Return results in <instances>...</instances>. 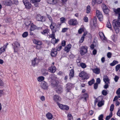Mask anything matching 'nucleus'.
<instances>
[{"mask_svg": "<svg viewBox=\"0 0 120 120\" xmlns=\"http://www.w3.org/2000/svg\"><path fill=\"white\" fill-rule=\"evenodd\" d=\"M93 72L97 74H98L100 73V69L98 68H96L92 69Z\"/></svg>", "mask_w": 120, "mask_h": 120, "instance_id": "obj_19", "label": "nucleus"}, {"mask_svg": "<svg viewBox=\"0 0 120 120\" xmlns=\"http://www.w3.org/2000/svg\"><path fill=\"white\" fill-rule=\"evenodd\" d=\"M119 78L118 76L117 75H116L114 78V80L115 82H117Z\"/></svg>", "mask_w": 120, "mask_h": 120, "instance_id": "obj_53", "label": "nucleus"}, {"mask_svg": "<svg viewBox=\"0 0 120 120\" xmlns=\"http://www.w3.org/2000/svg\"><path fill=\"white\" fill-rule=\"evenodd\" d=\"M112 54L110 52H109L107 53V56L108 58H110L111 57Z\"/></svg>", "mask_w": 120, "mask_h": 120, "instance_id": "obj_51", "label": "nucleus"}, {"mask_svg": "<svg viewBox=\"0 0 120 120\" xmlns=\"http://www.w3.org/2000/svg\"><path fill=\"white\" fill-rule=\"evenodd\" d=\"M76 62L77 63V64L78 66H81V63H80V60H79L78 59L76 60Z\"/></svg>", "mask_w": 120, "mask_h": 120, "instance_id": "obj_54", "label": "nucleus"}, {"mask_svg": "<svg viewBox=\"0 0 120 120\" xmlns=\"http://www.w3.org/2000/svg\"><path fill=\"white\" fill-rule=\"evenodd\" d=\"M84 30L83 28H80L78 31V33L79 34H81L82 32L84 31Z\"/></svg>", "mask_w": 120, "mask_h": 120, "instance_id": "obj_46", "label": "nucleus"}, {"mask_svg": "<svg viewBox=\"0 0 120 120\" xmlns=\"http://www.w3.org/2000/svg\"><path fill=\"white\" fill-rule=\"evenodd\" d=\"M4 4L6 6H9L11 4V1L10 0H5L3 1Z\"/></svg>", "mask_w": 120, "mask_h": 120, "instance_id": "obj_20", "label": "nucleus"}, {"mask_svg": "<svg viewBox=\"0 0 120 120\" xmlns=\"http://www.w3.org/2000/svg\"><path fill=\"white\" fill-rule=\"evenodd\" d=\"M56 0H49V1L50 2V4H56L57 3Z\"/></svg>", "mask_w": 120, "mask_h": 120, "instance_id": "obj_35", "label": "nucleus"}, {"mask_svg": "<svg viewBox=\"0 0 120 120\" xmlns=\"http://www.w3.org/2000/svg\"><path fill=\"white\" fill-rule=\"evenodd\" d=\"M53 99L54 101L57 102V103L60 101L61 99L60 97L57 95H54L53 97Z\"/></svg>", "mask_w": 120, "mask_h": 120, "instance_id": "obj_18", "label": "nucleus"}, {"mask_svg": "<svg viewBox=\"0 0 120 120\" xmlns=\"http://www.w3.org/2000/svg\"><path fill=\"white\" fill-rule=\"evenodd\" d=\"M41 72L42 75L44 76H46L48 74V73L46 70L43 69L41 70Z\"/></svg>", "mask_w": 120, "mask_h": 120, "instance_id": "obj_25", "label": "nucleus"}, {"mask_svg": "<svg viewBox=\"0 0 120 120\" xmlns=\"http://www.w3.org/2000/svg\"><path fill=\"white\" fill-rule=\"evenodd\" d=\"M46 115L47 118L49 120L52 119L53 117L52 115V114L50 113H48L46 114Z\"/></svg>", "mask_w": 120, "mask_h": 120, "instance_id": "obj_23", "label": "nucleus"}, {"mask_svg": "<svg viewBox=\"0 0 120 120\" xmlns=\"http://www.w3.org/2000/svg\"><path fill=\"white\" fill-rule=\"evenodd\" d=\"M118 62L116 60H114L113 62L110 64V65L112 66H113L116 64H118Z\"/></svg>", "mask_w": 120, "mask_h": 120, "instance_id": "obj_31", "label": "nucleus"}, {"mask_svg": "<svg viewBox=\"0 0 120 120\" xmlns=\"http://www.w3.org/2000/svg\"><path fill=\"white\" fill-rule=\"evenodd\" d=\"M58 41L59 40L56 39L55 38H52L51 40V43L54 45L57 43Z\"/></svg>", "mask_w": 120, "mask_h": 120, "instance_id": "obj_28", "label": "nucleus"}, {"mask_svg": "<svg viewBox=\"0 0 120 120\" xmlns=\"http://www.w3.org/2000/svg\"><path fill=\"white\" fill-rule=\"evenodd\" d=\"M55 32H53V31H52V34H50L49 35V37L52 38H55V34L54 33Z\"/></svg>", "mask_w": 120, "mask_h": 120, "instance_id": "obj_39", "label": "nucleus"}, {"mask_svg": "<svg viewBox=\"0 0 120 120\" xmlns=\"http://www.w3.org/2000/svg\"><path fill=\"white\" fill-rule=\"evenodd\" d=\"M71 47V45L70 44H68L64 48V50L67 52H69L70 49Z\"/></svg>", "mask_w": 120, "mask_h": 120, "instance_id": "obj_17", "label": "nucleus"}, {"mask_svg": "<svg viewBox=\"0 0 120 120\" xmlns=\"http://www.w3.org/2000/svg\"><path fill=\"white\" fill-rule=\"evenodd\" d=\"M57 53V50L56 49L52 48L51 50V55L52 57H55Z\"/></svg>", "mask_w": 120, "mask_h": 120, "instance_id": "obj_14", "label": "nucleus"}, {"mask_svg": "<svg viewBox=\"0 0 120 120\" xmlns=\"http://www.w3.org/2000/svg\"><path fill=\"white\" fill-rule=\"evenodd\" d=\"M101 80L99 78H98L96 80V83L98 84H99L100 83Z\"/></svg>", "mask_w": 120, "mask_h": 120, "instance_id": "obj_61", "label": "nucleus"}, {"mask_svg": "<svg viewBox=\"0 0 120 120\" xmlns=\"http://www.w3.org/2000/svg\"><path fill=\"white\" fill-rule=\"evenodd\" d=\"M94 79H93L89 81L88 82V84L90 86H91L92 84L94 83Z\"/></svg>", "mask_w": 120, "mask_h": 120, "instance_id": "obj_36", "label": "nucleus"}, {"mask_svg": "<svg viewBox=\"0 0 120 120\" xmlns=\"http://www.w3.org/2000/svg\"><path fill=\"white\" fill-rule=\"evenodd\" d=\"M98 85L97 83H95L94 85V89H96L98 88Z\"/></svg>", "mask_w": 120, "mask_h": 120, "instance_id": "obj_56", "label": "nucleus"}, {"mask_svg": "<svg viewBox=\"0 0 120 120\" xmlns=\"http://www.w3.org/2000/svg\"><path fill=\"white\" fill-rule=\"evenodd\" d=\"M60 20L61 22L63 23L65 21V19L64 18L62 17L60 18Z\"/></svg>", "mask_w": 120, "mask_h": 120, "instance_id": "obj_55", "label": "nucleus"}, {"mask_svg": "<svg viewBox=\"0 0 120 120\" xmlns=\"http://www.w3.org/2000/svg\"><path fill=\"white\" fill-rule=\"evenodd\" d=\"M66 41H62L61 45L62 46H64L66 45Z\"/></svg>", "mask_w": 120, "mask_h": 120, "instance_id": "obj_59", "label": "nucleus"}, {"mask_svg": "<svg viewBox=\"0 0 120 120\" xmlns=\"http://www.w3.org/2000/svg\"><path fill=\"white\" fill-rule=\"evenodd\" d=\"M104 12L106 14H107L108 13L109 11V10L108 9H106L103 10Z\"/></svg>", "mask_w": 120, "mask_h": 120, "instance_id": "obj_50", "label": "nucleus"}, {"mask_svg": "<svg viewBox=\"0 0 120 120\" xmlns=\"http://www.w3.org/2000/svg\"><path fill=\"white\" fill-rule=\"evenodd\" d=\"M102 94L104 96H106L108 94V93L107 91L105 90H103L102 92Z\"/></svg>", "mask_w": 120, "mask_h": 120, "instance_id": "obj_41", "label": "nucleus"}, {"mask_svg": "<svg viewBox=\"0 0 120 120\" xmlns=\"http://www.w3.org/2000/svg\"><path fill=\"white\" fill-rule=\"evenodd\" d=\"M68 29V28H64L62 29V32L63 33L65 32Z\"/></svg>", "mask_w": 120, "mask_h": 120, "instance_id": "obj_58", "label": "nucleus"}, {"mask_svg": "<svg viewBox=\"0 0 120 120\" xmlns=\"http://www.w3.org/2000/svg\"><path fill=\"white\" fill-rule=\"evenodd\" d=\"M41 86L43 89L46 90L47 89L48 85L47 83L44 81L42 82Z\"/></svg>", "mask_w": 120, "mask_h": 120, "instance_id": "obj_16", "label": "nucleus"}, {"mask_svg": "<svg viewBox=\"0 0 120 120\" xmlns=\"http://www.w3.org/2000/svg\"><path fill=\"white\" fill-rule=\"evenodd\" d=\"M57 104L58 105L59 107L61 109L63 110H68L69 109V106L66 105H64L57 102Z\"/></svg>", "mask_w": 120, "mask_h": 120, "instance_id": "obj_8", "label": "nucleus"}, {"mask_svg": "<svg viewBox=\"0 0 120 120\" xmlns=\"http://www.w3.org/2000/svg\"><path fill=\"white\" fill-rule=\"evenodd\" d=\"M44 77L42 76H41L38 77V80L39 82H41L44 80Z\"/></svg>", "mask_w": 120, "mask_h": 120, "instance_id": "obj_37", "label": "nucleus"}, {"mask_svg": "<svg viewBox=\"0 0 120 120\" xmlns=\"http://www.w3.org/2000/svg\"><path fill=\"white\" fill-rule=\"evenodd\" d=\"M81 67L83 68H85L86 67V64L83 63H81Z\"/></svg>", "mask_w": 120, "mask_h": 120, "instance_id": "obj_40", "label": "nucleus"}, {"mask_svg": "<svg viewBox=\"0 0 120 120\" xmlns=\"http://www.w3.org/2000/svg\"><path fill=\"white\" fill-rule=\"evenodd\" d=\"M36 28V26L33 24H31L30 25V31H33Z\"/></svg>", "mask_w": 120, "mask_h": 120, "instance_id": "obj_29", "label": "nucleus"}, {"mask_svg": "<svg viewBox=\"0 0 120 120\" xmlns=\"http://www.w3.org/2000/svg\"><path fill=\"white\" fill-rule=\"evenodd\" d=\"M77 21L75 19H72L69 20L68 21L69 24L72 26H75L77 24Z\"/></svg>", "mask_w": 120, "mask_h": 120, "instance_id": "obj_11", "label": "nucleus"}, {"mask_svg": "<svg viewBox=\"0 0 120 120\" xmlns=\"http://www.w3.org/2000/svg\"><path fill=\"white\" fill-rule=\"evenodd\" d=\"M103 80L105 83H106V82H109L108 77L106 75H105L104 76Z\"/></svg>", "mask_w": 120, "mask_h": 120, "instance_id": "obj_24", "label": "nucleus"}, {"mask_svg": "<svg viewBox=\"0 0 120 120\" xmlns=\"http://www.w3.org/2000/svg\"><path fill=\"white\" fill-rule=\"evenodd\" d=\"M96 3H97V0H93L92 2V4L93 6H94Z\"/></svg>", "mask_w": 120, "mask_h": 120, "instance_id": "obj_49", "label": "nucleus"}, {"mask_svg": "<svg viewBox=\"0 0 120 120\" xmlns=\"http://www.w3.org/2000/svg\"><path fill=\"white\" fill-rule=\"evenodd\" d=\"M23 1L26 8L29 9L31 8V4L28 1L26 0H23Z\"/></svg>", "mask_w": 120, "mask_h": 120, "instance_id": "obj_7", "label": "nucleus"}, {"mask_svg": "<svg viewBox=\"0 0 120 120\" xmlns=\"http://www.w3.org/2000/svg\"><path fill=\"white\" fill-rule=\"evenodd\" d=\"M103 115L102 114L101 115L98 117V120H103Z\"/></svg>", "mask_w": 120, "mask_h": 120, "instance_id": "obj_45", "label": "nucleus"}, {"mask_svg": "<svg viewBox=\"0 0 120 120\" xmlns=\"http://www.w3.org/2000/svg\"><path fill=\"white\" fill-rule=\"evenodd\" d=\"M41 0H31L32 2L34 3H35L36 2H39Z\"/></svg>", "mask_w": 120, "mask_h": 120, "instance_id": "obj_64", "label": "nucleus"}, {"mask_svg": "<svg viewBox=\"0 0 120 120\" xmlns=\"http://www.w3.org/2000/svg\"><path fill=\"white\" fill-rule=\"evenodd\" d=\"M5 48L3 47L0 49V53H1L2 52H4L5 51Z\"/></svg>", "mask_w": 120, "mask_h": 120, "instance_id": "obj_42", "label": "nucleus"}, {"mask_svg": "<svg viewBox=\"0 0 120 120\" xmlns=\"http://www.w3.org/2000/svg\"><path fill=\"white\" fill-rule=\"evenodd\" d=\"M56 68L54 66H52L49 68L48 71L52 73H53L56 71Z\"/></svg>", "mask_w": 120, "mask_h": 120, "instance_id": "obj_12", "label": "nucleus"}, {"mask_svg": "<svg viewBox=\"0 0 120 120\" xmlns=\"http://www.w3.org/2000/svg\"><path fill=\"white\" fill-rule=\"evenodd\" d=\"M50 27L52 31L53 32H56L57 31H58L59 28L56 26V23L53 22H52L51 25L50 26Z\"/></svg>", "mask_w": 120, "mask_h": 120, "instance_id": "obj_2", "label": "nucleus"}, {"mask_svg": "<svg viewBox=\"0 0 120 120\" xmlns=\"http://www.w3.org/2000/svg\"><path fill=\"white\" fill-rule=\"evenodd\" d=\"M102 99L101 98V101H100L101 100H100L99 102H98V105L99 107H101L104 105V102L102 101Z\"/></svg>", "mask_w": 120, "mask_h": 120, "instance_id": "obj_30", "label": "nucleus"}, {"mask_svg": "<svg viewBox=\"0 0 120 120\" xmlns=\"http://www.w3.org/2000/svg\"><path fill=\"white\" fill-rule=\"evenodd\" d=\"M114 108V105L113 104H112L110 107V110L112 112L113 111Z\"/></svg>", "mask_w": 120, "mask_h": 120, "instance_id": "obj_43", "label": "nucleus"}, {"mask_svg": "<svg viewBox=\"0 0 120 120\" xmlns=\"http://www.w3.org/2000/svg\"><path fill=\"white\" fill-rule=\"evenodd\" d=\"M99 97L98 98H96L94 101V104H96L97 102H98L100 100H99Z\"/></svg>", "mask_w": 120, "mask_h": 120, "instance_id": "obj_62", "label": "nucleus"}, {"mask_svg": "<svg viewBox=\"0 0 120 120\" xmlns=\"http://www.w3.org/2000/svg\"><path fill=\"white\" fill-rule=\"evenodd\" d=\"M113 11L116 14H118L120 13V8H119L116 9L114 8Z\"/></svg>", "mask_w": 120, "mask_h": 120, "instance_id": "obj_27", "label": "nucleus"}, {"mask_svg": "<svg viewBox=\"0 0 120 120\" xmlns=\"http://www.w3.org/2000/svg\"><path fill=\"white\" fill-rule=\"evenodd\" d=\"M107 27L111 29L112 26L109 22H108L107 24Z\"/></svg>", "mask_w": 120, "mask_h": 120, "instance_id": "obj_47", "label": "nucleus"}, {"mask_svg": "<svg viewBox=\"0 0 120 120\" xmlns=\"http://www.w3.org/2000/svg\"><path fill=\"white\" fill-rule=\"evenodd\" d=\"M84 21L85 22H87L88 21V19L87 17L86 16L84 17L83 19Z\"/></svg>", "mask_w": 120, "mask_h": 120, "instance_id": "obj_52", "label": "nucleus"}, {"mask_svg": "<svg viewBox=\"0 0 120 120\" xmlns=\"http://www.w3.org/2000/svg\"><path fill=\"white\" fill-rule=\"evenodd\" d=\"M112 25L116 33H117L119 31V27H120V20L118 19H115L112 21Z\"/></svg>", "mask_w": 120, "mask_h": 120, "instance_id": "obj_1", "label": "nucleus"}, {"mask_svg": "<svg viewBox=\"0 0 120 120\" xmlns=\"http://www.w3.org/2000/svg\"><path fill=\"white\" fill-rule=\"evenodd\" d=\"M48 30L47 29H46L44 30L43 31L41 32V33L42 34L44 35L45 34H48Z\"/></svg>", "mask_w": 120, "mask_h": 120, "instance_id": "obj_34", "label": "nucleus"}, {"mask_svg": "<svg viewBox=\"0 0 120 120\" xmlns=\"http://www.w3.org/2000/svg\"><path fill=\"white\" fill-rule=\"evenodd\" d=\"M36 19L37 20L39 21L44 22L45 20L44 16H41L39 14H38L36 15Z\"/></svg>", "mask_w": 120, "mask_h": 120, "instance_id": "obj_9", "label": "nucleus"}, {"mask_svg": "<svg viewBox=\"0 0 120 120\" xmlns=\"http://www.w3.org/2000/svg\"><path fill=\"white\" fill-rule=\"evenodd\" d=\"M96 14L99 20L102 21L103 19V15L102 13L99 10H97L96 11Z\"/></svg>", "mask_w": 120, "mask_h": 120, "instance_id": "obj_6", "label": "nucleus"}, {"mask_svg": "<svg viewBox=\"0 0 120 120\" xmlns=\"http://www.w3.org/2000/svg\"><path fill=\"white\" fill-rule=\"evenodd\" d=\"M102 7L103 10H104V9H108L107 7L104 4H103L102 5Z\"/></svg>", "mask_w": 120, "mask_h": 120, "instance_id": "obj_57", "label": "nucleus"}, {"mask_svg": "<svg viewBox=\"0 0 120 120\" xmlns=\"http://www.w3.org/2000/svg\"><path fill=\"white\" fill-rule=\"evenodd\" d=\"M33 41L34 43L37 45L41 46L42 45V42L41 41H37L36 40H34Z\"/></svg>", "mask_w": 120, "mask_h": 120, "instance_id": "obj_26", "label": "nucleus"}, {"mask_svg": "<svg viewBox=\"0 0 120 120\" xmlns=\"http://www.w3.org/2000/svg\"><path fill=\"white\" fill-rule=\"evenodd\" d=\"M112 112H111L109 114V115L106 116L105 118V120H109L110 118L112 117Z\"/></svg>", "mask_w": 120, "mask_h": 120, "instance_id": "obj_32", "label": "nucleus"}, {"mask_svg": "<svg viewBox=\"0 0 120 120\" xmlns=\"http://www.w3.org/2000/svg\"><path fill=\"white\" fill-rule=\"evenodd\" d=\"M39 62V60L37 58H34V59L32 61V65L34 66L37 65Z\"/></svg>", "mask_w": 120, "mask_h": 120, "instance_id": "obj_13", "label": "nucleus"}, {"mask_svg": "<svg viewBox=\"0 0 120 120\" xmlns=\"http://www.w3.org/2000/svg\"><path fill=\"white\" fill-rule=\"evenodd\" d=\"M70 73L69 74L70 78V79L72 78L74 76V71L73 69H71L70 71Z\"/></svg>", "mask_w": 120, "mask_h": 120, "instance_id": "obj_22", "label": "nucleus"}, {"mask_svg": "<svg viewBox=\"0 0 120 120\" xmlns=\"http://www.w3.org/2000/svg\"><path fill=\"white\" fill-rule=\"evenodd\" d=\"M120 68V64H119L117 65L115 67L116 70V71H117Z\"/></svg>", "mask_w": 120, "mask_h": 120, "instance_id": "obj_48", "label": "nucleus"}, {"mask_svg": "<svg viewBox=\"0 0 120 120\" xmlns=\"http://www.w3.org/2000/svg\"><path fill=\"white\" fill-rule=\"evenodd\" d=\"M14 49L15 52H16L17 51L18 48L20 46L19 44L17 42H15L14 44Z\"/></svg>", "mask_w": 120, "mask_h": 120, "instance_id": "obj_15", "label": "nucleus"}, {"mask_svg": "<svg viewBox=\"0 0 120 120\" xmlns=\"http://www.w3.org/2000/svg\"><path fill=\"white\" fill-rule=\"evenodd\" d=\"M55 87V90L56 93L58 94L61 93L63 91V89L60 86L56 85V84L54 85Z\"/></svg>", "mask_w": 120, "mask_h": 120, "instance_id": "obj_5", "label": "nucleus"}, {"mask_svg": "<svg viewBox=\"0 0 120 120\" xmlns=\"http://www.w3.org/2000/svg\"><path fill=\"white\" fill-rule=\"evenodd\" d=\"M79 76L84 80L87 79L89 78L88 74L84 71H82L79 73Z\"/></svg>", "mask_w": 120, "mask_h": 120, "instance_id": "obj_4", "label": "nucleus"}, {"mask_svg": "<svg viewBox=\"0 0 120 120\" xmlns=\"http://www.w3.org/2000/svg\"><path fill=\"white\" fill-rule=\"evenodd\" d=\"M47 16L48 18L51 21V23L52 22H52V19L51 17V16L50 15H48Z\"/></svg>", "mask_w": 120, "mask_h": 120, "instance_id": "obj_60", "label": "nucleus"}, {"mask_svg": "<svg viewBox=\"0 0 120 120\" xmlns=\"http://www.w3.org/2000/svg\"><path fill=\"white\" fill-rule=\"evenodd\" d=\"M88 97L89 95L88 94L86 93L81 95V99H82L83 98H84L85 101H86V98H88Z\"/></svg>", "mask_w": 120, "mask_h": 120, "instance_id": "obj_21", "label": "nucleus"}, {"mask_svg": "<svg viewBox=\"0 0 120 120\" xmlns=\"http://www.w3.org/2000/svg\"><path fill=\"white\" fill-rule=\"evenodd\" d=\"M84 37H82L81 38L80 40L79 41V42L81 43H82L84 40Z\"/></svg>", "mask_w": 120, "mask_h": 120, "instance_id": "obj_63", "label": "nucleus"}, {"mask_svg": "<svg viewBox=\"0 0 120 120\" xmlns=\"http://www.w3.org/2000/svg\"><path fill=\"white\" fill-rule=\"evenodd\" d=\"M73 86V84L71 83H68L66 85V89L67 92H70Z\"/></svg>", "mask_w": 120, "mask_h": 120, "instance_id": "obj_10", "label": "nucleus"}, {"mask_svg": "<svg viewBox=\"0 0 120 120\" xmlns=\"http://www.w3.org/2000/svg\"><path fill=\"white\" fill-rule=\"evenodd\" d=\"M65 11H72V8L70 7H65Z\"/></svg>", "mask_w": 120, "mask_h": 120, "instance_id": "obj_44", "label": "nucleus"}, {"mask_svg": "<svg viewBox=\"0 0 120 120\" xmlns=\"http://www.w3.org/2000/svg\"><path fill=\"white\" fill-rule=\"evenodd\" d=\"M88 47L86 46H82L80 47V49L79 50L80 53L81 55H83L85 54L87 51Z\"/></svg>", "mask_w": 120, "mask_h": 120, "instance_id": "obj_3", "label": "nucleus"}, {"mask_svg": "<svg viewBox=\"0 0 120 120\" xmlns=\"http://www.w3.org/2000/svg\"><path fill=\"white\" fill-rule=\"evenodd\" d=\"M28 35V33L27 32H24L22 34V36L23 38L26 37Z\"/></svg>", "mask_w": 120, "mask_h": 120, "instance_id": "obj_38", "label": "nucleus"}, {"mask_svg": "<svg viewBox=\"0 0 120 120\" xmlns=\"http://www.w3.org/2000/svg\"><path fill=\"white\" fill-rule=\"evenodd\" d=\"M91 11V8L90 6L88 5L86 7V13L88 14L90 13Z\"/></svg>", "mask_w": 120, "mask_h": 120, "instance_id": "obj_33", "label": "nucleus"}]
</instances>
